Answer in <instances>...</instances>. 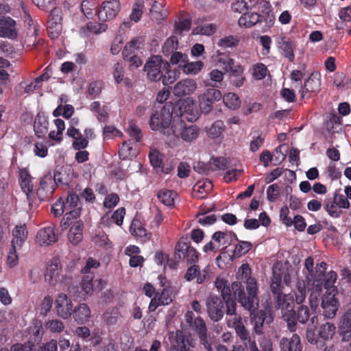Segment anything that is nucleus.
Wrapping results in <instances>:
<instances>
[{
	"label": "nucleus",
	"instance_id": "obj_1",
	"mask_svg": "<svg viewBox=\"0 0 351 351\" xmlns=\"http://www.w3.org/2000/svg\"><path fill=\"white\" fill-rule=\"evenodd\" d=\"M237 278L240 281L233 282L230 287L226 280L219 277L215 280V287L221 292L223 298L231 296L232 293L245 310L255 311L258 306V287L256 280L251 276L249 265H241L237 273Z\"/></svg>",
	"mask_w": 351,
	"mask_h": 351
},
{
	"label": "nucleus",
	"instance_id": "obj_2",
	"mask_svg": "<svg viewBox=\"0 0 351 351\" xmlns=\"http://www.w3.org/2000/svg\"><path fill=\"white\" fill-rule=\"evenodd\" d=\"M186 108V106L184 104L180 108V117L174 119L171 123L172 130L167 133V138L165 142L171 147L178 146L181 142L192 144L199 138V128L195 124L187 123L182 118L192 122L197 119V112L193 109H190L191 112L189 113Z\"/></svg>",
	"mask_w": 351,
	"mask_h": 351
},
{
	"label": "nucleus",
	"instance_id": "obj_3",
	"mask_svg": "<svg viewBox=\"0 0 351 351\" xmlns=\"http://www.w3.org/2000/svg\"><path fill=\"white\" fill-rule=\"evenodd\" d=\"M173 106L171 104H165L161 107H156L150 116L149 126L153 130H158L162 133L166 141L167 133L170 132L171 123L174 119L173 117Z\"/></svg>",
	"mask_w": 351,
	"mask_h": 351
},
{
	"label": "nucleus",
	"instance_id": "obj_4",
	"mask_svg": "<svg viewBox=\"0 0 351 351\" xmlns=\"http://www.w3.org/2000/svg\"><path fill=\"white\" fill-rule=\"evenodd\" d=\"M228 319L227 324L230 328H233L243 345L249 349V351H259L256 341L252 339L249 332L245 328L239 314H234Z\"/></svg>",
	"mask_w": 351,
	"mask_h": 351
},
{
	"label": "nucleus",
	"instance_id": "obj_5",
	"mask_svg": "<svg viewBox=\"0 0 351 351\" xmlns=\"http://www.w3.org/2000/svg\"><path fill=\"white\" fill-rule=\"evenodd\" d=\"M185 320L190 327L196 331L200 343L206 351H214L213 344L208 339L207 328L204 320L201 317H195L194 313L188 311L185 314Z\"/></svg>",
	"mask_w": 351,
	"mask_h": 351
},
{
	"label": "nucleus",
	"instance_id": "obj_6",
	"mask_svg": "<svg viewBox=\"0 0 351 351\" xmlns=\"http://www.w3.org/2000/svg\"><path fill=\"white\" fill-rule=\"evenodd\" d=\"M80 199L77 195L69 193L65 200H63V206L65 215L60 222L62 229H66L71 220L77 219L81 212Z\"/></svg>",
	"mask_w": 351,
	"mask_h": 351
},
{
	"label": "nucleus",
	"instance_id": "obj_7",
	"mask_svg": "<svg viewBox=\"0 0 351 351\" xmlns=\"http://www.w3.org/2000/svg\"><path fill=\"white\" fill-rule=\"evenodd\" d=\"M169 67L167 62L163 61L160 56L151 57L144 65L143 70L147 78L152 82H157L163 77L165 69Z\"/></svg>",
	"mask_w": 351,
	"mask_h": 351
},
{
	"label": "nucleus",
	"instance_id": "obj_8",
	"mask_svg": "<svg viewBox=\"0 0 351 351\" xmlns=\"http://www.w3.org/2000/svg\"><path fill=\"white\" fill-rule=\"evenodd\" d=\"M221 93L215 88H208L199 97V108L202 112L207 114L213 109V105L215 101L221 99Z\"/></svg>",
	"mask_w": 351,
	"mask_h": 351
},
{
	"label": "nucleus",
	"instance_id": "obj_9",
	"mask_svg": "<svg viewBox=\"0 0 351 351\" xmlns=\"http://www.w3.org/2000/svg\"><path fill=\"white\" fill-rule=\"evenodd\" d=\"M62 265L58 257H53L47 265L45 281L50 286H56L60 280Z\"/></svg>",
	"mask_w": 351,
	"mask_h": 351
},
{
	"label": "nucleus",
	"instance_id": "obj_10",
	"mask_svg": "<svg viewBox=\"0 0 351 351\" xmlns=\"http://www.w3.org/2000/svg\"><path fill=\"white\" fill-rule=\"evenodd\" d=\"M55 308L58 316L64 319H69L73 309L72 301L65 293H60L55 300Z\"/></svg>",
	"mask_w": 351,
	"mask_h": 351
},
{
	"label": "nucleus",
	"instance_id": "obj_11",
	"mask_svg": "<svg viewBox=\"0 0 351 351\" xmlns=\"http://www.w3.org/2000/svg\"><path fill=\"white\" fill-rule=\"evenodd\" d=\"M206 308L209 317L214 322L219 321L223 316V304L215 295H210L206 300Z\"/></svg>",
	"mask_w": 351,
	"mask_h": 351
},
{
	"label": "nucleus",
	"instance_id": "obj_12",
	"mask_svg": "<svg viewBox=\"0 0 351 351\" xmlns=\"http://www.w3.org/2000/svg\"><path fill=\"white\" fill-rule=\"evenodd\" d=\"M120 10V3L117 0L106 1L102 3L97 15L99 21H106L114 19Z\"/></svg>",
	"mask_w": 351,
	"mask_h": 351
},
{
	"label": "nucleus",
	"instance_id": "obj_13",
	"mask_svg": "<svg viewBox=\"0 0 351 351\" xmlns=\"http://www.w3.org/2000/svg\"><path fill=\"white\" fill-rule=\"evenodd\" d=\"M57 241L58 235L54 226L41 228L38 230L36 237V241L40 246H49L55 243Z\"/></svg>",
	"mask_w": 351,
	"mask_h": 351
},
{
	"label": "nucleus",
	"instance_id": "obj_14",
	"mask_svg": "<svg viewBox=\"0 0 351 351\" xmlns=\"http://www.w3.org/2000/svg\"><path fill=\"white\" fill-rule=\"evenodd\" d=\"M321 81L317 74L312 73L302 86L299 93L302 99L309 97L310 94H317L320 90Z\"/></svg>",
	"mask_w": 351,
	"mask_h": 351
},
{
	"label": "nucleus",
	"instance_id": "obj_15",
	"mask_svg": "<svg viewBox=\"0 0 351 351\" xmlns=\"http://www.w3.org/2000/svg\"><path fill=\"white\" fill-rule=\"evenodd\" d=\"M253 323V331L256 335H261L263 334V327L265 324H269L273 321V317L269 312L261 310L256 313L253 314L251 317Z\"/></svg>",
	"mask_w": 351,
	"mask_h": 351
},
{
	"label": "nucleus",
	"instance_id": "obj_16",
	"mask_svg": "<svg viewBox=\"0 0 351 351\" xmlns=\"http://www.w3.org/2000/svg\"><path fill=\"white\" fill-rule=\"evenodd\" d=\"M197 87V83L194 80H182L176 84L173 89V93L177 97L190 95L196 90Z\"/></svg>",
	"mask_w": 351,
	"mask_h": 351
},
{
	"label": "nucleus",
	"instance_id": "obj_17",
	"mask_svg": "<svg viewBox=\"0 0 351 351\" xmlns=\"http://www.w3.org/2000/svg\"><path fill=\"white\" fill-rule=\"evenodd\" d=\"M335 295L336 293L332 292L326 293L322 298V307L324 310V315L328 318L333 317L339 308V302Z\"/></svg>",
	"mask_w": 351,
	"mask_h": 351
},
{
	"label": "nucleus",
	"instance_id": "obj_18",
	"mask_svg": "<svg viewBox=\"0 0 351 351\" xmlns=\"http://www.w3.org/2000/svg\"><path fill=\"white\" fill-rule=\"evenodd\" d=\"M0 37L14 39L17 37L16 21L9 16L0 19Z\"/></svg>",
	"mask_w": 351,
	"mask_h": 351
},
{
	"label": "nucleus",
	"instance_id": "obj_19",
	"mask_svg": "<svg viewBox=\"0 0 351 351\" xmlns=\"http://www.w3.org/2000/svg\"><path fill=\"white\" fill-rule=\"evenodd\" d=\"M276 307L281 309L282 316L295 314L293 296L290 293L277 295Z\"/></svg>",
	"mask_w": 351,
	"mask_h": 351
},
{
	"label": "nucleus",
	"instance_id": "obj_20",
	"mask_svg": "<svg viewBox=\"0 0 351 351\" xmlns=\"http://www.w3.org/2000/svg\"><path fill=\"white\" fill-rule=\"evenodd\" d=\"M257 5L258 6V10L262 13L261 15L263 16L265 23L263 29L264 31H266L273 26L275 21V17L271 12V4L267 1L258 0Z\"/></svg>",
	"mask_w": 351,
	"mask_h": 351
},
{
	"label": "nucleus",
	"instance_id": "obj_21",
	"mask_svg": "<svg viewBox=\"0 0 351 351\" xmlns=\"http://www.w3.org/2000/svg\"><path fill=\"white\" fill-rule=\"evenodd\" d=\"M56 180V175H54L53 179L51 174L46 175L41 178L40 186L37 189V195L39 198L43 199L53 192L55 189L54 182Z\"/></svg>",
	"mask_w": 351,
	"mask_h": 351
},
{
	"label": "nucleus",
	"instance_id": "obj_22",
	"mask_svg": "<svg viewBox=\"0 0 351 351\" xmlns=\"http://www.w3.org/2000/svg\"><path fill=\"white\" fill-rule=\"evenodd\" d=\"M263 16L256 12H247L243 14L238 20V24L241 27L251 28L257 23H263Z\"/></svg>",
	"mask_w": 351,
	"mask_h": 351
},
{
	"label": "nucleus",
	"instance_id": "obj_23",
	"mask_svg": "<svg viewBox=\"0 0 351 351\" xmlns=\"http://www.w3.org/2000/svg\"><path fill=\"white\" fill-rule=\"evenodd\" d=\"M90 309L85 303L80 304L73 309L72 315L78 324H85L90 317Z\"/></svg>",
	"mask_w": 351,
	"mask_h": 351
},
{
	"label": "nucleus",
	"instance_id": "obj_24",
	"mask_svg": "<svg viewBox=\"0 0 351 351\" xmlns=\"http://www.w3.org/2000/svg\"><path fill=\"white\" fill-rule=\"evenodd\" d=\"M130 230L133 236L140 238L144 241H148L151 239L152 234L147 231L141 222L138 219H134L132 221Z\"/></svg>",
	"mask_w": 351,
	"mask_h": 351
},
{
	"label": "nucleus",
	"instance_id": "obj_25",
	"mask_svg": "<svg viewBox=\"0 0 351 351\" xmlns=\"http://www.w3.org/2000/svg\"><path fill=\"white\" fill-rule=\"evenodd\" d=\"M282 351H302V346L298 335H293L291 339L282 338L280 342Z\"/></svg>",
	"mask_w": 351,
	"mask_h": 351
},
{
	"label": "nucleus",
	"instance_id": "obj_26",
	"mask_svg": "<svg viewBox=\"0 0 351 351\" xmlns=\"http://www.w3.org/2000/svg\"><path fill=\"white\" fill-rule=\"evenodd\" d=\"M12 245L16 247H21L27 236L26 226L25 224L16 226L12 230Z\"/></svg>",
	"mask_w": 351,
	"mask_h": 351
},
{
	"label": "nucleus",
	"instance_id": "obj_27",
	"mask_svg": "<svg viewBox=\"0 0 351 351\" xmlns=\"http://www.w3.org/2000/svg\"><path fill=\"white\" fill-rule=\"evenodd\" d=\"M83 223L82 221H75L68 232V239L73 244H78L82 239Z\"/></svg>",
	"mask_w": 351,
	"mask_h": 351
},
{
	"label": "nucleus",
	"instance_id": "obj_28",
	"mask_svg": "<svg viewBox=\"0 0 351 351\" xmlns=\"http://www.w3.org/2000/svg\"><path fill=\"white\" fill-rule=\"evenodd\" d=\"M125 215V210L121 207L118 208L110 217L108 215L101 217L100 225L103 226H109V221L114 222L117 225L121 226Z\"/></svg>",
	"mask_w": 351,
	"mask_h": 351
},
{
	"label": "nucleus",
	"instance_id": "obj_29",
	"mask_svg": "<svg viewBox=\"0 0 351 351\" xmlns=\"http://www.w3.org/2000/svg\"><path fill=\"white\" fill-rule=\"evenodd\" d=\"M339 330L343 335V340H346V335L351 337V307L343 313L340 322Z\"/></svg>",
	"mask_w": 351,
	"mask_h": 351
},
{
	"label": "nucleus",
	"instance_id": "obj_30",
	"mask_svg": "<svg viewBox=\"0 0 351 351\" xmlns=\"http://www.w3.org/2000/svg\"><path fill=\"white\" fill-rule=\"evenodd\" d=\"M279 47L283 51L284 56L287 58L290 61L294 59V45L293 43L285 37L280 38L278 41Z\"/></svg>",
	"mask_w": 351,
	"mask_h": 351
},
{
	"label": "nucleus",
	"instance_id": "obj_31",
	"mask_svg": "<svg viewBox=\"0 0 351 351\" xmlns=\"http://www.w3.org/2000/svg\"><path fill=\"white\" fill-rule=\"evenodd\" d=\"M176 196V193L174 191L167 189H162L157 193L158 199L167 206L174 205Z\"/></svg>",
	"mask_w": 351,
	"mask_h": 351
},
{
	"label": "nucleus",
	"instance_id": "obj_32",
	"mask_svg": "<svg viewBox=\"0 0 351 351\" xmlns=\"http://www.w3.org/2000/svg\"><path fill=\"white\" fill-rule=\"evenodd\" d=\"M125 68L124 66L117 62L113 66L112 75L117 84L124 83L128 84L130 80L128 77H125Z\"/></svg>",
	"mask_w": 351,
	"mask_h": 351
},
{
	"label": "nucleus",
	"instance_id": "obj_33",
	"mask_svg": "<svg viewBox=\"0 0 351 351\" xmlns=\"http://www.w3.org/2000/svg\"><path fill=\"white\" fill-rule=\"evenodd\" d=\"M204 63L202 61L189 62L188 60L182 65V71L186 75H196L203 68Z\"/></svg>",
	"mask_w": 351,
	"mask_h": 351
},
{
	"label": "nucleus",
	"instance_id": "obj_34",
	"mask_svg": "<svg viewBox=\"0 0 351 351\" xmlns=\"http://www.w3.org/2000/svg\"><path fill=\"white\" fill-rule=\"evenodd\" d=\"M97 4L96 0H84L81 4V10L87 19H92L96 13Z\"/></svg>",
	"mask_w": 351,
	"mask_h": 351
},
{
	"label": "nucleus",
	"instance_id": "obj_35",
	"mask_svg": "<svg viewBox=\"0 0 351 351\" xmlns=\"http://www.w3.org/2000/svg\"><path fill=\"white\" fill-rule=\"evenodd\" d=\"M149 158L151 165L157 172L162 171V156L160 152L157 149H151Z\"/></svg>",
	"mask_w": 351,
	"mask_h": 351
},
{
	"label": "nucleus",
	"instance_id": "obj_36",
	"mask_svg": "<svg viewBox=\"0 0 351 351\" xmlns=\"http://www.w3.org/2000/svg\"><path fill=\"white\" fill-rule=\"evenodd\" d=\"M335 330L336 327L333 324L326 322L320 326L319 328V335L322 339L328 340L332 338L335 334Z\"/></svg>",
	"mask_w": 351,
	"mask_h": 351
},
{
	"label": "nucleus",
	"instance_id": "obj_37",
	"mask_svg": "<svg viewBox=\"0 0 351 351\" xmlns=\"http://www.w3.org/2000/svg\"><path fill=\"white\" fill-rule=\"evenodd\" d=\"M214 209V205L211 206L208 209H205L204 207H202L200 209V215L202 217H199L198 222L203 226H208L214 223L217 220L216 216L215 215L205 216V214L213 210Z\"/></svg>",
	"mask_w": 351,
	"mask_h": 351
},
{
	"label": "nucleus",
	"instance_id": "obj_38",
	"mask_svg": "<svg viewBox=\"0 0 351 351\" xmlns=\"http://www.w3.org/2000/svg\"><path fill=\"white\" fill-rule=\"evenodd\" d=\"M337 275L336 272L331 271L328 272L324 277V287L327 290L326 293L332 292L337 293V289L335 283L337 280Z\"/></svg>",
	"mask_w": 351,
	"mask_h": 351
},
{
	"label": "nucleus",
	"instance_id": "obj_39",
	"mask_svg": "<svg viewBox=\"0 0 351 351\" xmlns=\"http://www.w3.org/2000/svg\"><path fill=\"white\" fill-rule=\"evenodd\" d=\"M223 99L225 105L230 109L236 110L239 108L241 105V101L239 97L232 93L226 94Z\"/></svg>",
	"mask_w": 351,
	"mask_h": 351
},
{
	"label": "nucleus",
	"instance_id": "obj_40",
	"mask_svg": "<svg viewBox=\"0 0 351 351\" xmlns=\"http://www.w3.org/2000/svg\"><path fill=\"white\" fill-rule=\"evenodd\" d=\"M178 40L176 36H173L169 38L164 44L162 53L165 56H169L178 49Z\"/></svg>",
	"mask_w": 351,
	"mask_h": 351
},
{
	"label": "nucleus",
	"instance_id": "obj_41",
	"mask_svg": "<svg viewBox=\"0 0 351 351\" xmlns=\"http://www.w3.org/2000/svg\"><path fill=\"white\" fill-rule=\"evenodd\" d=\"M143 8L144 0H136L130 16V19L135 22H138L141 18Z\"/></svg>",
	"mask_w": 351,
	"mask_h": 351
},
{
	"label": "nucleus",
	"instance_id": "obj_42",
	"mask_svg": "<svg viewBox=\"0 0 351 351\" xmlns=\"http://www.w3.org/2000/svg\"><path fill=\"white\" fill-rule=\"evenodd\" d=\"M304 76V73L300 70H293L290 75L291 80V88L293 89L298 90L300 91L302 88V80Z\"/></svg>",
	"mask_w": 351,
	"mask_h": 351
},
{
	"label": "nucleus",
	"instance_id": "obj_43",
	"mask_svg": "<svg viewBox=\"0 0 351 351\" xmlns=\"http://www.w3.org/2000/svg\"><path fill=\"white\" fill-rule=\"evenodd\" d=\"M119 317V312L117 308H113L107 310L104 314V321L108 325H114Z\"/></svg>",
	"mask_w": 351,
	"mask_h": 351
},
{
	"label": "nucleus",
	"instance_id": "obj_44",
	"mask_svg": "<svg viewBox=\"0 0 351 351\" xmlns=\"http://www.w3.org/2000/svg\"><path fill=\"white\" fill-rule=\"evenodd\" d=\"M191 246H189L184 239H180L176 246L174 254L175 261L179 262L182 257L184 256L185 252Z\"/></svg>",
	"mask_w": 351,
	"mask_h": 351
},
{
	"label": "nucleus",
	"instance_id": "obj_45",
	"mask_svg": "<svg viewBox=\"0 0 351 351\" xmlns=\"http://www.w3.org/2000/svg\"><path fill=\"white\" fill-rule=\"evenodd\" d=\"M45 326L46 329L49 330L51 332L60 333L64 329V325L61 320L58 319H52L47 321Z\"/></svg>",
	"mask_w": 351,
	"mask_h": 351
},
{
	"label": "nucleus",
	"instance_id": "obj_46",
	"mask_svg": "<svg viewBox=\"0 0 351 351\" xmlns=\"http://www.w3.org/2000/svg\"><path fill=\"white\" fill-rule=\"evenodd\" d=\"M93 274H86L85 276L83 277L81 286L83 291L86 295H92L94 291L93 287Z\"/></svg>",
	"mask_w": 351,
	"mask_h": 351
},
{
	"label": "nucleus",
	"instance_id": "obj_47",
	"mask_svg": "<svg viewBox=\"0 0 351 351\" xmlns=\"http://www.w3.org/2000/svg\"><path fill=\"white\" fill-rule=\"evenodd\" d=\"M21 247H16V246L11 244V247L7 256V265L9 267L12 268L15 267L19 263V258L17 251L21 250Z\"/></svg>",
	"mask_w": 351,
	"mask_h": 351
},
{
	"label": "nucleus",
	"instance_id": "obj_48",
	"mask_svg": "<svg viewBox=\"0 0 351 351\" xmlns=\"http://www.w3.org/2000/svg\"><path fill=\"white\" fill-rule=\"evenodd\" d=\"M267 73V66L263 63H257L253 65L252 76L254 79L261 80L265 77Z\"/></svg>",
	"mask_w": 351,
	"mask_h": 351
},
{
	"label": "nucleus",
	"instance_id": "obj_49",
	"mask_svg": "<svg viewBox=\"0 0 351 351\" xmlns=\"http://www.w3.org/2000/svg\"><path fill=\"white\" fill-rule=\"evenodd\" d=\"M127 132L129 136L136 142H140L143 137L141 130L133 122L129 123V125L127 128Z\"/></svg>",
	"mask_w": 351,
	"mask_h": 351
},
{
	"label": "nucleus",
	"instance_id": "obj_50",
	"mask_svg": "<svg viewBox=\"0 0 351 351\" xmlns=\"http://www.w3.org/2000/svg\"><path fill=\"white\" fill-rule=\"evenodd\" d=\"M210 167L213 171L224 170L227 167V159L223 157L212 158Z\"/></svg>",
	"mask_w": 351,
	"mask_h": 351
},
{
	"label": "nucleus",
	"instance_id": "obj_51",
	"mask_svg": "<svg viewBox=\"0 0 351 351\" xmlns=\"http://www.w3.org/2000/svg\"><path fill=\"white\" fill-rule=\"evenodd\" d=\"M140 45L141 43L138 39H132L125 46L123 51V57H128L130 55L136 54V51L140 48Z\"/></svg>",
	"mask_w": 351,
	"mask_h": 351
},
{
	"label": "nucleus",
	"instance_id": "obj_52",
	"mask_svg": "<svg viewBox=\"0 0 351 351\" xmlns=\"http://www.w3.org/2000/svg\"><path fill=\"white\" fill-rule=\"evenodd\" d=\"M297 291L295 293V302L302 304L306 298V286L303 281H298L296 285Z\"/></svg>",
	"mask_w": 351,
	"mask_h": 351
},
{
	"label": "nucleus",
	"instance_id": "obj_53",
	"mask_svg": "<svg viewBox=\"0 0 351 351\" xmlns=\"http://www.w3.org/2000/svg\"><path fill=\"white\" fill-rule=\"evenodd\" d=\"M224 123L221 120L216 121L209 128L208 134L212 138L218 137L224 130Z\"/></svg>",
	"mask_w": 351,
	"mask_h": 351
},
{
	"label": "nucleus",
	"instance_id": "obj_54",
	"mask_svg": "<svg viewBox=\"0 0 351 351\" xmlns=\"http://www.w3.org/2000/svg\"><path fill=\"white\" fill-rule=\"evenodd\" d=\"M217 28L215 24L205 23L196 29H193V34H199L202 35H211L215 32Z\"/></svg>",
	"mask_w": 351,
	"mask_h": 351
},
{
	"label": "nucleus",
	"instance_id": "obj_55",
	"mask_svg": "<svg viewBox=\"0 0 351 351\" xmlns=\"http://www.w3.org/2000/svg\"><path fill=\"white\" fill-rule=\"evenodd\" d=\"M47 32L49 37L51 39H55L58 37L62 32V24L53 23V21L47 22Z\"/></svg>",
	"mask_w": 351,
	"mask_h": 351
},
{
	"label": "nucleus",
	"instance_id": "obj_56",
	"mask_svg": "<svg viewBox=\"0 0 351 351\" xmlns=\"http://www.w3.org/2000/svg\"><path fill=\"white\" fill-rule=\"evenodd\" d=\"M93 241L97 246L104 247L106 248H108L110 247L111 243L110 241L104 232H99L96 234L93 238Z\"/></svg>",
	"mask_w": 351,
	"mask_h": 351
},
{
	"label": "nucleus",
	"instance_id": "obj_57",
	"mask_svg": "<svg viewBox=\"0 0 351 351\" xmlns=\"http://www.w3.org/2000/svg\"><path fill=\"white\" fill-rule=\"evenodd\" d=\"M102 88V82L100 81L92 82L89 84L88 87V95L90 99L95 98L98 96Z\"/></svg>",
	"mask_w": 351,
	"mask_h": 351
},
{
	"label": "nucleus",
	"instance_id": "obj_58",
	"mask_svg": "<svg viewBox=\"0 0 351 351\" xmlns=\"http://www.w3.org/2000/svg\"><path fill=\"white\" fill-rule=\"evenodd\" d=\"M281 276L279 274H274L271 285L270 288L271 292L277 295H282L281 294Z\"/></svg>",
	"mask_w": 351,
	"mask_h": 351
},
{
	"label": "nucleus",
	"instance_id": "obj_59",
	"mask_svg": "<svg viewBox=\"0 0 351 351\" xmlns=\"http://www.w3.org/2000/svg\"><path fill=\"white\" fill-rule=\"evenodd\" d=\"M188 56L185 53L177 51L172 53L170 62L172 64H178L180 67L182 68V65L186 62Z\"/></svg>",
	"mask_w": 351,
	"mask_h": 351
},
{
	"label": "nucleus",
	"instance_id": "obj_60",
	"mask_svg": "<svg viewBox=\"0 0 351 351\" xmlns=\"http://www.w3.org/2000/svg\"><path fill=\"white\" fill-rule=\"evenodd\" d=\"M252 247V243L248 241H240L235 246L234 254L241 256L248 252Z\"/></svg>",
	"mask_w": 351,
	"mask_h": 351
},
{
	"label": "nucleus",
	"instance_id": "obj_61",
	"mask_svg": "<svg viewBox=\"0 0 351 351\" xmlns=\"http://www.w3.org/2000/svg\"><path fill=\"white\" fill-rule=\"evenodd\" d=\"M20 184L22 190L27 196V199L30 203V202L32 201V196L33 194V184L32 183V178L29 180L20 181Z\"/></svg>",
	"mask_w": 351,
	"mask_h": 351
},
{
	"label": "nucleus",
	"instance_id": "obj_62",
	"mask_svg": "<svg viewBox=\"0 0 351 351\" xmlns=\"http://www.w3.org/2000/svg\"><path fill=\"white\" fill-rule=\"evenodd\" d=\"M132 147L129 141H124L119 149V154L121 159L125 160L132 156Z\"/></svg>",
	"mask_w": 351,
	"mask_h": 351
},
{
	"label": "nucleus",
	"instance_id": "obj_63",
	"mask_svg": "<svg viewBox=\"0 0 351 351\" xmlns=\"http://www.w3.org/2000/svg\"><path fill=\"white\" fill-rule=\"evenodd\" d=\"M53 304V299L51 296L47 295L45 296L41 303L40 305V314L46 316L47 313L50 311Z\"/></svg>",
	"mask_w": 351,
	"mask_h": 351
},
{
	"label": "nucleus",
	"instance_id": "obj_64",
	"mask_svg": "<svg viewBox=\"0 0 351 351\" xmlns=\"http://www.w3.org/2000/svg\"><path fill=\"white\" fill-rule=\"evenodd\" d=\"M260 346L259 351H273V344L270 338L267 337H262L258 339Z\"/></svg>",
	"mask_w": 351,
	"mask_h": 351
}]
</instances>
